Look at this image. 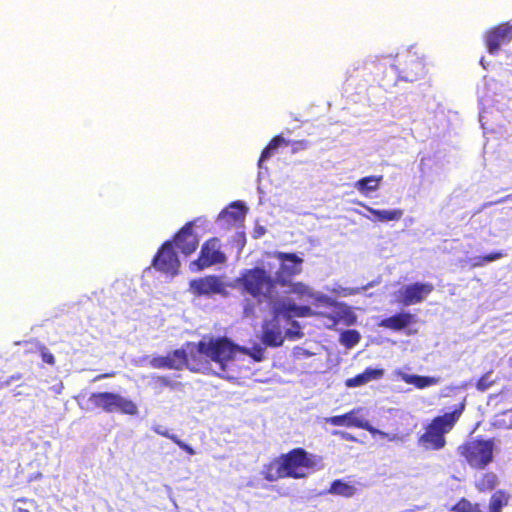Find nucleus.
Listing matches in <instances>:
<instances>
[{
    "mask_svg": "<svg viewBox=\"0 0 512 512\" xmlns=\"http://www.w3.org/2000/svg\"><path fill=\"white\" fill-rule=\"evenodd\" d=\"M494 448L493 439L474 438L462 443L457 450L471 468L483 470L493 462Z\"/></svg>",
    "mask_w": 512,
    "mask_h": 512,
    "instance_id": "423d86ee",
    "label": "nucleus"
},
{
    "mask_svg": "<svg viewBox=\"0 0 512 512\" xmlns=\"http://www.w3.org/2000/svg\"><path fill=\"white\" fill-rule=\"evenodd\" d=\"M112 375H113V373H110V374L106 373V374L98 375V376H96L95 380H99V379H102V378L110 377Z\"/></svg>",
    "mask_w": 512,
    "mask_h": 512,
    "instance_id": "79ce46f5",
    "label": "nucleus"
},
{
    "mask_svg": "<svg viewBox=\"0 0 512 512\" xmlns=\"http://www.w3.org/2000/svg\"><path fill=\"white\" fill-rule=\"evenodd\" d=\"M273 256L280 262L274 277L276 284L282 287L287 286L293 277L302 272L303 259L295 253L277 251Z\"/></svg>",
    "mask_w": 512,
    "mask_h": 512,
    "instance_id": "f8f14e48",
    "label": "nucleus"
},
{
    "mask_svg": "<svg viewBox=\"0 0 512 512\" xmlns=\"http://www.w3.org/2000/svg\"><path fill=\"white\" fill-rule=\"evenodd\" d=\"M361 339L360 333L355 329L345 330L340 335V342L346 348H352L356 346Z\"/></svg>",
    "mask_w": 512,
    "mask_h": 512,
    "instance_id": "473e14b6",
    "label": "nucleus"
},
{
    "mask_svg": "<svg viewBox=\"0 0 512 512\" xmlns=\"http://www.w3.org/2000/svg\"><path fill=\"white\" fill-rule=\"evenodd\" d=\"M334 436H337L343 440H346V441H351V442H356L357 441V438L352 435L351 433H348L346 431H340V430H336V431H333L332 433Z\"/></svg>",
    "mask_w": 512,
    "mask_h": 512,
    "instance_id": "4c0bfd02",
    "label": "nucleus"
},
{
    "mask_svg": "<svg viewBox=\"0 0 512 512\" xmlns=\"http://www.w3.org/2000/svg\"><path fill=\"white\" fill-rule=\"evenodd\" d=\"M509 418H510V421H509V424H508V428H512V412L511 414L509 415Z\"/></svg>",
    "mask_w": 512,
    "mask_h": 512,
    "instance_id": "49530a36",
    "label": "nucleus"
},
{
    "mask_svg": "<svg viewBox=\"0 0 512 512\" xmlns=\"http://www.w3.org/2000/svg\"><path fill=\"white\" fill-rule=\"evenodd\" d=\"M402 380L406 384L414 385L418 389H424L439 383V378L415 374H403Z\"/></svg>",
    "mask_w": 512,
    "mask_h": 512,
    "instance_id": "393cba45",
    "label": "nucleus"
},
{
    "mask_svg": "<svg viewBox=\"0 0 512 512\" xmlns=\"http://www.w3.org/2000/svg\"><path fill=\"white\" fill-rule=\"evenodd\" d=\"M490 376L491 374L488 372L478 379L476 383V388L479 391H486L489 387L492 386L493 381L490 379Z\"/></svg>",
    "mask_w": 512,
    "mask_h": 512,
    "instance_id": "f704fd0d",
    "label": "nucleus"
},
{
    "mask_svg": "<svg viewBox=\"0 0 512 512\" xmlns=\"http://www.w3.org/2000/svg\"><path fill=\"white\" fill-rule=\"evenodd\" d=\"M194 222H187L174 236L173 243L185 256L194 253L199 246L198 236L193 232Z\"/></svg>",
    "mask_w": 512,
    "mask_h": 512,
    "instance_id": "a211bd4d",
    "label": "nucleus"
},
{
    "mask_svg": "<svg viewBox=\"0 0 512 512\" xmlns=\"http://www.w3.org/2000/svg\"><path fill=\"white\" fill-rule=\"evenodd\" d=\"M328 492L334 495L350 498L356 493V488L347 482L337 479L331 483Z\"/></svg>",
    "mask_w": 512,
    "mask_h": 512,
    "instance_id": "7c9ffc66",
    "label": "nucleus"
},
{
    "mask_svg": "<svg viewBox=\"0 0 512 512\" xmlns=\"http://www.w3.org/2000/svg\"><path fill=\"white\" fill-rule=\"evenodd\" d=\"M40 354H41L42 361L44 363H47L49 365L55 364L54 355L51 352H49L46 347L40 348Z\"/></svg>",
    "mask_w": 512,
    "mask_h": 512,
    "instance_id": "c9c22d12",
    "label": "nucleus"
},
{
    "mask_svg": "<svg viewBox=\"0 0 512 512\" xmlns=\"http://www.w3.org/2000/svg\"><path fill=\"white\" fill-rule=\"evenodd\" d=\"M415 322V316L411 314L410 312H399L396 313L390 317L382 319L378 326L393 330V331H400L402 329H405L409 325L413 324Z\"/></svg>",
    "mask_w": 512,
    "mask_h": 512,
    "instance_id": "aec40b11",
    "label": "nucleus"
},
{
    "mask_svg": "<svg viewBox=\"0 0 512 512\" xmlns=\"http://www.w3.org/2000/svg\"><path fill=\"white\" fill-rule=\"evenodd\" d=\"M284 341L282 331L278 325H266L262 332V342L270 347L281 346Z\"/></svg>",
    "mask_w": 512,
    "mask_h": 512,
    "instance_id": "5701e85b",
    "label": "nucleus"
},
{
    "mask_svg": "<svg viewBox=\"0 0 512 512\" xmlns=\"http://www.w3.org/2000/svg\"><path fill=\"white\" fill-rule=\"evenodd\" d=\"M383 375V369L368 367L362 373H359L352 378L346 379L345 385L349 388L363 386L372 380H378L382 378Z\"/></svg>",
    "mask_w": 512,
    "mask_h": 512,
    "instance_id": "412c9836",
    "label": "nucleus"
},
{
    "mask_svg": "<svg viewBox=\"0 0 512 512\" xmlns=\"http://www.w3.org/2000/svg\"><path fill=\"white\" fill-rule=\"evenodd\" d=\"M499 483L498 476L494 472H486L475 482V489L479 493L493 491Z\"/></svg>",
    "mask_w": 512,
    "mask_h": 512,
    "instance_id": "a878e982",
    "label": "nucleus"
},
{
    "mask_svg": "<svg viewBox=\"0 0 512 512\" xmlns=\"http://www.w3.org/2000/svg\"><path fill=\"white\" fill-rule=\"evenodd\" d=\"M153 431L156 434L173 441L180 449L185 451L187 454H189V455L195 454V450L190 445L186 444L184 441L179 439L177 435L171 434L167 429H164L161 425L154 426Z\"/></svg>",
    "mask_w": 512,
    "mask_h": 512,
    "instance_id": "c756f323",
    "label": "nucleus"
},
{
    "mask_svg": "<svg viewBox=\"0 0 512 512\" xmlns=\"http://www.w3.org/2000/svg\"><path fill=\"white\" fill-rule=\"evenodd\" d=\"M245 214L246 208L243 203L233 202L218 214L217 221L223 228L230 229L238 222L243 221Z\"/></svg>",
    "mask_w": 512,
    "mask_h": 512,
    "instance_id": "6ab92c4d",
    "label": "nucleus"
},
{
    "mask_svg": "<svg viewBox=\"0 0 512 512\" xmlns=\"http://www.w3.org/2000/svg\"><path fill=\"white\" fill-rule=\"evenodd\" d=\"M433 290L434 285L432 283L415 282L406 285L399 293L398 302L403 306L421 303Z\"/></svg>",
    "mask_w": 512,
    "mask_h": 512,
    "instance_id": "f3484780",
    "label": "nucleus"
},
{
    "mask_svg": "<svg viewBox=\"0 0 512 512\" xmlns=\"http://www.w3.org/2000/svg\"><path fill=\"white\" fill-rule=\"evenodd\" d=\"M308 146H309V142L307 140L294 141L292 143V152L296 153L300 150H305L308 148Z\"/></svg>",
    "mask_w": 512,
    "mask_h": 512,
    "instance_id": "58836bf2",
    "label": "nucleus"
},
{
    "mask_svg": "<svg viewBox=\"0 0 512 512\" xmlns=\"http://www.w3.org/2000/svg\"><path fill=\"white\" fill-rule=\"evenodd\" d=\"M329 304H323L325 307H331V312L314 311L309 305H297L294 302L282 304V310L289 316L294 317H317L327 320V327L334 328L339 323L346 326H352L357 322V316L347 304L337 302L331 298Z\"/></svg>",
    "mask_w": 512,
    "mask_h": 512,
    "instance_id": "7ed1b4c3",
    "label": "nucleus"
},
{
    "mask_svg": "<svg viewBox=\"0 0 512 512\" xmlns=\"http://www.w3.org/2000/svg\"><path fill=\"white\" fill-rule=\"evenodd\" d=\"M22 378V375L21 374H16V375H12L10 376L8 379L6 380H3L1 381L0 380V389L4 388L5 386H8L10 385L12 382L14 381H18Z\"/></svg>",
    "mask_w": 512,
    "mask_h": 512,
    "instance_id": "ea45409f",
    "label": "nucleus"
},
{
    "mask_svg": "<svg viewBox=\"0 0 512 512\" xmlns=\"http://www.w3.org/2000/svg\"><path fill=\"white\" fill-rule=\"evenodd\" d=\"M287 287V293L289 295H293L294 299L300 303H305L304 305L311 303L318 307L323 306V304L332 303L329 296L314 291L309 285L301 281L291 282L287 285Z\"/></svg>",
    "mask_w": 512,
    "mask_h": 512,
    "instance_id": "2eb2a0df",
    "label": "nucleus"
},
{
    "mask_svg": "<svg viewBox=\"0 0 512 512\" xmlns=\"http://www.w3.org/2000/svg\"><path fill=\"white\" fill-rule=\"evenodd\" d=\"M512 41V24L500 23L489 29L484 35V42L490 54H497L502 45Z\"/></svg>",
    "mask_w": 512,
    "mask_h": 512,
    "instance_id": "dca6fc26",
    "label": "nucleus"
},
{
    "mask_svg": "<svg viewBox=\"0 0 512 512\" xmlns=\"http://www.w3.org/2000/svg\"><path fill=\"white\" fill-rule=\"evenodd\" d=\"M151 385L153 388L160 393L165 387L174 388L175 384L167 376H154L152 377Z\"/></svg>",
    "mask_w": 512,
    "mask_h": 512,
    "instance_id": "72a5a7b5",
    "label": "nucleus"
},
{
    "mask_svg": "<svg viewBox=\"0 0 512 512\" xmlns=\"http://www.w3.org/2000/svg\"><path fill=\"white\" fill-rule=\"evenodd\" d=\"M89 402L94 408L101 409L106 413L118 411L126 415H136L138 407L135 402L112 392H95L89 397Z\"/></svg>",
    "mask_w": 512,
    "mask_h": 512,
    "instance_id": "1a4fd4ad",
    "label": "nucleus"
},
{
    "mask_svg": "<svg viewBox=\"0 0 512 512\" xmlns=\"http://www.w3.org/2000/svg\"><path fill=\"white\" fill-rule=\"evenodd\" d=\"M17 512H30V511L26 508L18 507Z\"/></svg>",
    "mask_w": 512,
    "mask_h": 512,
    "instance_id": "37998d69",
    "label": "nucleus"
},
{
    "mask_svg": "<svg viewBox=\"0 0 512 512\" xmlns=\"http://www.w3.org/2000/svg\"><path fill=\"white\" fill-rule=\"evenodd\" d=\"M243 291L258 302L271 301L276 293V281L264 268L248 269L236 280Z\"/></svg>",
    "mask_w": 512,
    "mask_h": 512,
    "instance_id": "20e7f679",
    "label": "nucleus"
},
{
    "mask_svg": "<svg viewBox=\"0 0 512 512\" xmlns=\"http://www.w3.org/2000/svg\"><path fill=\"white\" fill-rule=\"evenodd\" d=\"M227 285L218 275H207L189 282V292L195 297L227 295Z\"/></svg>",
    "mask_w": 512,
    "mask_h": 512,
    "instance_id": "ddd939ff",
    "label": "nucleus"
},
{
    "mask_svg": "<svg viewBox=\"0 0 512 512\" xmlns=\"http://www.w3.org/2000/svg\"><path fill=\"white\" fill-rule=\"evenodd\" d=\"M226 260L227 257L221 250L220 240L217 237H212L202 244L198 258L190 263V268L197 272L213 265L223 264Z\"/></svg>",
    "mask_w": 512,
    "mask_h": 512,
    "instance_id": "9b49d317",
    "label": "nucleus"
},
{
    "mask_svg": "<svg viewBox=\"0 0 512 512\" xmlns=\"http://www.w3.org/2000/svg\"><path fill=\"white\" fill-rule=\"evenodd\" d=\"M322 457L303 447H295L273 458L263 466V478L269 482L279 479H303L322 469Z\"/></svg>",
    "mask_w": 512,
    "mask_h": 512,
    "instance_id": "f257e3e1",
    "label": "nucleus"
},
{
    "mask_svg": "<svg viewBox=\"0 0 512 512\" xmlns=\"http://www.w3.org/2000/svg\"><path fill=\"white\" fill-rule=\"evenodd\" d=\"M256 233H258L257 236H261L264 234V229L261 228L260 230H256Z\"/></svg>",
    "mask_w": 512,
    "mask_h": 512,
    "instance_id": "a18cd8bd",
    "label": "nucleus"
},
{
    "mask_svg": "<svg viewBox=\"0 0 512 512\" xmlns=\"http://www.w3.org/2000/svg\"><path fill=\"white\" fill-rule=\"evenodd\" d=\"M390 69L397 73V80L405 82L420 80L427 74L424 58L410 49L397 54Z\"/></svg>",
    "mask_w": 512,
    "mask_h": 512,
    "instance_id": "0eeeda50",
    "label": "nucleus"
},
{
    "mask_svg": "<svg viewBox=\"0 0 512 512\" xmlns=\"http://www.w3.org/2000/svg\"><path fill=\"white\" fill-rule=\"evenodd\" d=\"M150 366L155 369L182 370L187 367L191 371L198 372L204 367V363L197 360V354L189 355L183 349H176L165 356H155L150 362Z\"/></svg>",
    "mask_w": 512,
    "mask_h": 512,
    "instance_id": "6e6552de",
    "label": "nucleus"
},
{
    "mask_svg": "<svg viewBox=\"0 0 512 512\" xmlns=\"http://www.w3.org/2000/svg\"><path fill=\"white\" fill-rule=\"evenodd\" d=\"M289 142L285 140L281 135L274 136L266 145V147L262 150L258 166L262 167V163L268 160L276 151V149L280 146H287Z\"/></svg>",
    "mask_w": 512,
    "mask_h": 512,
    "instance_id": "c85d7f7f",
    "label": "nucleus"
},
{
    "mask_svg": "<svg viewBox=\"0 0 512 512\" xmlns=\"http://www.w3.org/2000/svg\"><path fill=\"white\" fill-rule=\"evenodd\" d=\"M485 264H486V262L483 259V256H477L472 259L470 266H471V268H477V267H482Z\"/></svg>",
    "mask_w": 512,
    "mask_h": 512,
    "instance_id": "a19ab883",
    "label": "nucleus"
},
{
    "mask_svg": "<svg viewBox=\"0 0 512 512\" xmlns=\"http://www.w3.org/2000/svg\"><path fill=\"white\" fill-rule=\"evenodd\" d=\"M153 267L162 273L174 276L180 268V261L173 249L172 241H165L152 260Z\"/></svg>",
    "mask_w": 512,
    "mask_h": 512,
    "instance_id": "4468645a",
    "label": "nucleus"
},
{
    "mask_svg": "<svg viewBox=\"0 0 512 512\" xmlns=\"http://www.w3.org/2000/svg\"><path fill=\"white\" fill-rule=\"evenodd\" d=\"M382 180L383 175H370L357 180L354 187L361 194L368 196L379 189Z\"/></svg>",
    "mask_w": 512,
    "mask_h": 512,
    "instance_id": "4be33fe9",
    "label": "nucleus"
},
{
    "mask_svg": "<svg viewBox=\"0 0 512 512\" xmlns=\"http://www.w3.org/2000/svg\"><path fill=\"white\" fill-rule=\"evenodd\" d=\"M452 512H482L479 503H473L465 497L460 498L451 508Z\"/></svg>",
    "mask_w": 512,
    "mask_h": 512,
    "instance_id": "2f4dec72",
    "label": "nucleus"
},
{
    "mask_svg": "<svg viewBox=\"0 0 512 512\" xmlns=\"http://www.w3.org/2000/svg\"><path fill=\"white\" fill-rule=\"evenodd\" d=\"M17 501L18 502H24V503L28 502V500L26 498H20Z\"/></svg>",
    "mask_w": 512,
    "mask_h": 512,
    "instance_id": "de8ad7c7",
    "label": "nucleus"
},
{
    "mask_svg": "<svg viewBox=\"0 0 512 512\" xmlns=\"http://www.w3.org/2000/svg\"><path fill=\"white\" fill-rule=\"evenodd\" d=\"M509 494L502 489L496 490L490 497L487 512H502L509 503Z\"/></svg>",
    "mask_w": 512,
    "mask_h": 512,
    "instance_id": "bb28decb",
    "label": "nucleus"
},
{
    "mask_svg": "<svg viewBox=\"0 0 512 512\" xmlns=\"http://www.w3.org/2000/svg\"><path fill=\"white\" fill-rule=\"evenodd\" d=\"M359 205L363 206L368 212L375 216L374 220L380 222H389V221H398L403 216V210L401 209H393V210H378L372 207H369L361 202Z\"/></svg>",
    "mask_w": 512,
    "mask_h": 512,
    "instance_id": "b1692460",
    "label": "nucleus"
},
{
    "mask_svg": "<svg viewBox=\"0 0 512 512\" xmlns=\"http://www.w3.org/2000/svg\"><path fill=\"white\" fill-rule=\"evenodd\" d=\"M465 409V401L455 408L430 420L424 427V432L418 437V444L426 450L438 451L446 446V435L450 433Z\"/></svg>",
    "mask_w": 512,
    "mask_h": 512,
    "instance_id": "f03ea898",
    "label": "nucleus"
},
{
    "mask_svg": "<svg viewBox=\"0 0 512 512\" xmlns=\"http://www.w3.org/2000/svg\"><path fill=\"white\" fill-rule=\"evenodd\" d=\"M504 256H505V253H503L501 251H494L489 254L483 255V259L485 260L486 263H488V262H493V261L499 260V259L503 258Z\"/></svg>",
    "mask_w": 512,
    "mask_h": 512,
    "instance_id": "e433bc0d",
    "label": "nucleus"
},
{
    "mask_svg": "<svg viewBox=\"0 0 512 512\" xmlns=\"http://www.w3.org/2000/svg\"><path fill=\"white\" fill-rule=\"evenodd\" d=\"M289 142L285 140L281 135L274 136L266 145V147L262 150L258 166L262 167V163L268 160L276 151V149L280 146H287Z\"/></svg>",
    "mask_w": 512,
    "mask_h": 512,
    "instance_id": "cd10ccee",
    "label": "nucleus"
},
{
    "mask_svg": "<svg viewBox=\"0 0 512 512\" xmlns=\"http://www.w3.org/2000/svg\"><path fill=\"white\" fill-rule=\"evenodd\" d=\"M509 363L512 365V356L509 358Z\"/></svg>",
    "mask_w": 512,
    "mask_h": 512,
    "instance_id": "09e8293b",
    "label": "nucleus"
},
{
    "mask_svg": "<svg viewBox=\"0 0 512 512\" xmlns=\"http://www.w3.org/2000/svg\"><path fill=\"white\" fill-rule=\"evenodd\" d=\"M362 408H355L342 415H335L327 418V423L332 426L354 427L368 431L372 436H380L389 441H396L400 438L393 434L390 435L382 430L373 427L370 422L361 414Z\"/></svg>",
    "mask_w": 512,
    "mask_h": 512,
    "instance_id": "9d476101",
    "label": "nucleus"
},
{
    "mask_svg": "<svg viewBox=\"0 0 512 512\" xmlns=\"http://www.w3.org/2000/svg\"><path fill=\"white\" fill-rule=\"evenodd\" d=\"M256 233H258L257 236H261L264 234V229L261 228L260 230H256Z\"/></svg>",
    "mask_w": 512,
    "mask_h": 512,
    "instance_id": "c03bdc74",
    "label": "nucleus"
},
{
    "mask_svg": "<svg viewBox=\"0 0 512 512\" xmlns=\"http://www.w3.org/2000/svg\"><path fill=\"white\" fill-rule=\"evenodd\" d=\"M196 350L197 354L218 363L224 369L225 363L235 358L240 351V347L225 336H211L200 340L196 345Z\"/></svg>",
    "mask_w": 512,
    "mask_h": 512,
    "instance_id": "39448f33",
    "label": "nucleus"
}]
</instances>
